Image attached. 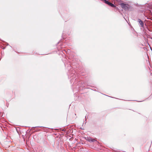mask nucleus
Wrapping results in <instances>:
<instances>
[{"instance_id": "1", "label": "nucleus", "mask_w": 152, "mask_h": 152, "mask_svg": "<svg viewBox=\"0 0 152 152\" xmlns=\"http://www.w3.org/2000/svg\"><path fill=\"white\" fill-rule=\"evenodd\" d=\"M121 6L125 10H126L128 9V5L127 4L124 3H122L121 4Z\"/></svg>"}, {"instance_id": "2", "label": "nucleus", "mask_w": 152, "mask_h": 152, "mask_svg": "<svg viewBox=\"0 0 152 152\" xmlns=\"http://www.w3.org/2000/svg\"><path fill=\"white\" fill-rule=\"evenodd\" d=\"M104 1L105 2V3L108 4L110 6H111L113 7H115V6L113 4L108 2V1L106 0H105Z\"/></svg>"}, {"instance_id": "3", "label": "nucleus", "mask_w": 152, "mask_h": 152, "mask_svg": "<svg viewBox=\"0 0 152 152\" xmlns=\"http://www.w3.org/2000/svg\"><path fill=\"white\" fill-rule=\"evenodd\" d=\"M138 22L140 24V25L142 27H143L144 26V24L142 21L140 19H138Z\"/></svg>"}, {"instance_id": "4", "label": "nucleus", "mask_w": 152, "mask_h": 152, "mask_svg": "<svg viewBox=\"0 0 152 152\" xmlns=\"http://www.w3.org/2000/svg\"><path fill=\"white\" fill-rule=\"evenodd\" d=\"M87 140L91 142H94V141H95V140L94 139H93L90 137L87 138Z\"/></svg>"}]
</instances>
